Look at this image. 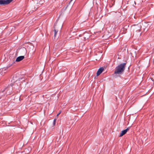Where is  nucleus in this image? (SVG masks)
Instances as JSON below:
<instances>
[{
    "label": "nucleus",
    "instance_id": "1",
    "mask_svg": "<svg viewBox=\"0 0 154 154\" xmlns=\"http://www.w3.org/2000/svg\"><path fill=\"white\" fill-rule=\"evenodd\" d=\"M126 64V63H123L117 66L115 68L114 74L118 75L122 74L125 70Z\"/></svg>",
    "mask_w": 154,
    "mask_h": 154
},
{
    "label": "nucleus",
    "instance_id": "2",
    "mask_svg": "<svg viewBox=\"0 0 154 154\" xmlns=\"http://www.w3.org/2000/svg\"><path fill=\"white\" fill-rule=\"evenodd\" d=\"M13 0H0V5H5L9 4Z\"/></svg>",
    "mask_w": 154,
    "mask_h": 154
},
{
    "label": "nucleus",
    "instance_id": "3",
    "mask_svg": "<svg viewBox=\"0 0 154 154\" xmlns=\"http://www.w3.org/2000/svg\"><path fill=\"white\" fill-rule=\"evenodd\" d=\"M131 128V127H128L126 129L122 131H121V133L119 135V137H121L123 136V135L125 134Z\"/></svg>",
    "mask_w": 154,
    "mask_h": 154
},
{
    "label": "nucleus",
    "instance_id": "4",
    "mask_svg": "<svg viewBox=\"0 0 154 154\" xmlns=\"http://www.w3.org/2000/svg\"><path fill=\"white\" fill-rule=\"evenodd\" d=\"M104 68L103 67L100 68L97 71V76L99 75L103 71Z\"/></svg>",
    "mask_w": 154,
    "mask_h": 154
},
{
    "label": "nucleus",
    "instance_id": "5",
    "mask_svg": "<svg viewBox=\"0 0 154 154\" xmlns=\"http://www.w3.org/2000/svg\"><path fill=\"white\" fill-rule=\"evenodd\" d=\"M24 58V56H20L18 57L16 60V62H19L22 60Z\"/></svg>",
    "mask_w": 154,
    "mask_h": 154
},
{
    "label": "nucleus",
    "instance_id": "6",
    "mask_svg": "<svg viewBox=\"0 0 154 154\" xmlns=\"http://www.w3.org/2000/svg\"><path fill=\"white\" fill-rule=\"evenodd\" d=\"M54 31V36L55 37V36L56 35V34L58 32V30L55 29Z\"/></svg>",
    "mask_w": 154,
    "mask_h": 154
},
{
    "label": "nucleus",
    "instance_id": "7",
    "mask_svg": "<svg viewBox=\"0 0 154 154\" xmlns=\"http://www.w3.org/2000/svg\"><path fill=\"white\" fill-rule=\"evenodd\" d=\"M56 121V119H54V120L53 124H54V125H55Z\"/></svg>",
    "mask_w": 154,
    "mask_h": 154
},
{
    "label": "nucleus",
    "instance_id": "8",
    "mask_svg": "<svg viewBox=\"0 0 154 154\" xmlns=\"http://www.w3.org/2000/svg\"><path fill=\"white\" fill-rule=\"evenodd\" d=\"M22 50L24 51L25 52V53H26V49L25 48H23V49H22Z\"/></svg>",
    "mask_w": 154,
    "mask_h": 154
},
{
    "label": "nucleus",
    "instance_id": "9",
    "mask_svg": "<svg viewBox=\"0 0 154 154\" xmlns=\"http://www.w3.org/2000/svg\"><path fill=\"white\" fill-rule=\"evenodd\" d=\"M12 64H13V63L10 65H8V66H7V67L9 68V67H10Z\"/></svg>",
    "mask_w": 154,
    "mask_h": 154
},
{
    "label": "nucleus",
    "instance_id": "10",
    "mask_svg": "<svg viewBox=\"0 0 154 154\" xmlns=\"http://www.w3.org/2000/svg\"><path fill=\"white\" fill-rule=\"evenodd\" d=\"M61 111H60V112L57 115V116H58L60 113Z\"/></svg>",
    "mask_w": 154,
    "mask_h": 154
},
{
    "label": "nucleus",
    "instance_id": "11",
    "mask_svg": "<svg viewBox=\"0 0 154 154\" xmlns=\"http://www.w3.org/2000/svg\"><path fill=\"white\" fill-rule=\"evenodd\" d=\"M72 0H70V2H69V4H70L71 2L72 1Z\"/></svg>",
    "mask_w": 154,
    "mask_h": 154
},
{
    "label": "nucleus",
    "instance_id": "12",
    "mask_svg": "<svg viewBox=\"0 0 154 154\" xmlns=\"http://www.w3.org/2000/svg\"><path fill=\"white\" fill-rule=\"evenodd\" d=\"M153 63H154V58L153 59Z\"/></svg>",
    "mask_w": 154,
    "mask_h": 154
},
{
    "label": "nucleus",
    "instance_id": "13",
    "mask_svg": "<svg viewBox=\"0 0 154 154\" xmlns=\"http://www.w3.org/2000/svg\"><path fill=\"white\" fill-rule=\"evenodd\" d=\"M66 8L64 9V10H66Z\"/></svg>",
    "mask_w": 154,
    "mask_h": 154
},
{
    "label": "nucleus",
    "instance_id": "14",
    "mask_svg": "<svg viewBox=\"0 0 154 154\" xmlns=\"http://www.w3.org/2000/svg\"><path fill=\"white\" fill-rule=\"evenodd\" d=\"M4 91H5V90H3L2 92H4Z\"/></svg>",
    "mask_w": 154,
    "mask_h": 154
},
{
    "label": "nucleus",
    "instance_id": "15",
    "mask_svg": "<svg viewBox=\"0 0 154 154\" xmlns=\"http://www.w3.org/2000/svg\"><path fill=\"white\" fill-rule=\"evenodd\" d=\"M100 154V153H99V154Z\"/></svg>",
    "mask_w": 154,
    "mask_h": 154
}]
</instances>
